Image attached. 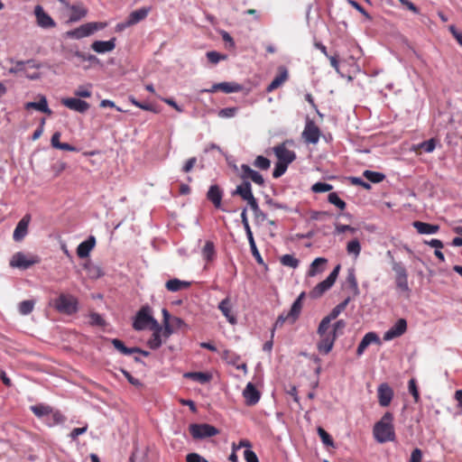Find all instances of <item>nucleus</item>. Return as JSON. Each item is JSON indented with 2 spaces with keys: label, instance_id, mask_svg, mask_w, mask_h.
Segmentation results:
<instances>
[{
  "label": "nucleus",
  "instance_id": "nucleus-19",
  "mask_svg": "<svg viewBox=\"0 0 462 462\" xmlns=\"http://www.w3.org/2000/svg\"><path fill=\"white\" fill-rule=\"evenodd\" d=\"M279 73L274 77L272 82L266 88L267 92H273L279 87H281L289 78L288 69L281 66L278 69Z\"/></svg>",
  "mask_w": 462,
  "mask_h": 462
},
{
  "label": "nucleus",
  "instance_id": "nucleus-57",
  "mask_svg": "<svg viewBox=\"0 0 462 462\" xmlns=\"http://www.w3.org/2000/svg\"><path fill=\"white\" fill-rule=\"evenodd\" d=\"M90 88H91L90 85H88V86H79L75 90L74 94H75V96H77L79 97H91Z\"/></svg>",
  "mask_w": 462,
  "mask_h": 462
},
{
  "label": "nucleus",
  "instance_id": "nucleus-46",
  "mask_svg": "<svg viewBox=\"0 0 462 462\" xmlns=\"http://www.w3.org/2000/svg\"><path fill=\"white\" fill-rule=\"evenodd\" d=\"M254 166L260 170L266 171L270 168L271 162L266 157L258 155L254 161Z\"/></svg>",
  "mask_w": 462,
  "mask_h": 462
},
{
  "label": "nucleus",
  "instance_id": "nucleus-60",
  "mask_svg": "<svg viewBox=\"0 0 462 462\" xmlns=\"http://www.w3.org/2000/svg\"><path fill=\"white\" fill-rule=\"evenodd\" d=\"M349 180H350L351 184H353V185L361 186L365 189H367V190L371 189V184L367 181H365L360 177H350Z\"/></svg>",
  "mask_w": 462,
  "mask_h": 462
},
{
  "label": "nucleus",
  "instance_id": "nucleus-34",
  "mask_svg": "<svg viewBox=\"0 0 462 462\" xmlns=\"http://www.w3.org/2000/svg\"><path fill=\"white\" fill-rule=\"evenodd\" d=\"M184 376L202 384L208 383L212 378L210 374L203 372H189L186 373Z\"/></svg>",
  "mask_w": 462,
  "mask_h": 462
},
{
  "label": "nucleus",
  "instance_id": "nucleus-11",
  "mask_svg": "<svg viewBox=\"0 0 462 462\" xmlns=\"http://www.w3.org/2000/svg\"><path fill=\"white\" fill-rule=\"evenodd\" d=\"M377 397L379 404L382 407L389 406L393 398V391L392 387L386 383L379 384L377 388Z\"/></svg>",
  "mask_w": 462,
  "mask_h": 462
},
{
  "label": "nucleus",
  "instance_id": "nucleus-16",
  "mask_svg": "<svg viewBox=\"0 0 462 462\" xmlns=\"http://www.w3.org/2000/svg\"><path fill=\"white\" fill-rule=\"evenodd\" d=\"M371 344H381L380 337L375 332H368L366 333L363 338L361 339L357 349H356V355L358 356H362L365 349L371 345Z\"/></svg>",
  "mask_w": 462,
  "mask_h": 462
},
{
  "label": "nucleus",
  "instance_id": "nucleus-51",
  "mask_svg": "<svg viewBox=\"0 0 462 462\" xmlns=\"http://www.w3.org/2000/svg\"><path fill=\"white\" fill-rule=\"evenodd\" d=\"M317 431H318V434H319V438L321 439V441L324 445L329 446V447L334 446V442H333L331 436L323 428L319 427Z\"/></svg>",
  "mask_w": 462,
  "mask_h": 462
},
{
  "label": "nucleus",
  "instance_id": "nucleus-10",
  "mask_svg": "<svg viewBox=\"0 0 462 462\" xmlns=\"http://www.w3.org/2000/svg\"><path fill=\"white\" fill-rule=\"evenodd\" d=\"M319 337L320 339L317 344V348L321 354L327 355L331 351L337 335H335V331H329L327 334L319 335Z\"/></svg>",
  "mask_w": 462,
  "mask_h": 462
},
{
  "label": "nucleus",
  "instance_id": "nucleus-20",
  "mask_svg": "<svg viewBox=\"0 0 462 462\" xmlns=\"http://www.w3.org/2000/svg\"><path fill=\"white\" fill-rule=\"evenodd\" d=\"M96 245V238L94 236H89L87 240L80 243L77 247V255L83 259L89 255L90 252Z\"/></svg>",
  "mask_w": 462,
  "mask_h": 462
},
{
  "label": "nucleus",
  "instance_id": "nucleus-55",
  "mask_svg": "<svg viewBox=\"0 0 462 462\" xmlns=\"http://www.w3.org/2000/svg\"><path fill=\"white\" fill-rule=\"evenodd\" d=\"M248 239V242H249V245H250V249H251V252H252V254L253 256L255 258L256 262L258 263H263V258L256 247V244H255V241L254 239V236H251L250 238H247Z\"/></svg>",
  "mask_w": 462,
  "mask_h": 462
},
{
  "label": "nucleus",
  "instance_id": "nucleus-63",
  "mask_svg": "<svg viewBox=\"0 0 462 462\" xmlns=\"http://www.w3.org/2000/svg\"><path fill=\"white\" fill-rule=\"evenodd\" d=\"M244 457L246 462H259V459H258L256 454L250 448H247L245 450Z\"/></svg>",
  "mask_w": 462,
  "mask_h": 462
},
{
  "label": "nucleus",
  "instance_id": "nucleus-25",
  "mask_svg": "<svg viewBox=\"0 0 462 462\" xmlns=\"http://www.w3.org/2000/svg\"><path fill=\"white\" fill-rule=\"evenodd\" d=\"M231 309H232V305H231V302H230L229 297L225 298L218 304V310L226 317L227 321L230 324H236V318L235 315L232 314Z\"/></svg>",
  "mask_w": 462,
  "mask_h": 462
},
{
  "label": "nucleus",
  "instance_id": "nucleus-21",
  "mask_svg": "<svg viewBox=\"0 0 462 462\" xmlns=\"http://www.w3.org/2000/svg\"><path fill=\"white\" fill-rule=\"evenodd\" d=\"M116 48V38L109 41H95L91 44V49L97 53L110 52Z\"/></svg>",
  "mask_w": 462,
  "mask_h": 462
},
{
  "label": "nucleus",
  "instance_id": "nucleus-47",
  "mask_svg": "<svg viewBox=\"0 0 462 462\" xmlns=\"http://www.w3.org/2000/svg\"><path fill=\"white\" fill-rule=\"evenodd\" d=\"M215 254L214 244L210 241H207L203 249L202 255L207 261H211Z\"/></svg>",
  "mask_w": 462,
  "mask_h": 462
},
{
  "label": "nucleus",
  "instance_id": "nucleus-36",
  "mask_svg": "<svg viewBox=\"0 0 462 462\" xmlns=\"http://www.w3.org/2000/svg\"><path fill=\"white\" fill-rule=\"evenodd\" d=\"M30 409L33 412V414L38 418H42L46 415L52 413L51 407L42 403L32 405L31 406Z\"/></svg>",
  "mask_w": 462,
  "mask_h": 462
},
{
  "label": "nucleus",
  "instance_id": "nucleus-3",
  "mask_svg": "<svg viewBox=\"0 0 462 462\" xmlns=\"http://www.w3.org/2000/svg\"><path fill=\"white\" fill-rule=\"evenodd\" d=\"M106 26V23H97V22L87 23L74 30L68 31L66 32V34H67V37H69V38L79 40V39L92 35L95 32H97L98 30H102Z\"/></svg>",
  "mask_w": 462,
  "mask_h": 462
},
{
  "label": "nucleus",
  "instance_id": "nucleus-15",
  "mask_svg": "<svg viewBox=\"0 0 462 462\" xmlns=\"http://www.w3.org/2000/svg\"><path fill=\"white\" fill-rule=\"evenodd\" d=\"M407 329V322L404 319H400L397 322L390 328L383 335L385 341L392 340L395 337L402 336Z\"/></svg>",
  "mask_w": 462,
  "mask_h": 462
},
{
  "label": "nucleus",
  "instance_id": "nucleus-48",
  "mask_svg": "<svg viewBox=\"0 0 462 462\" xmlns=\"http://www.w3.org/2000/svg\"><path fill=\"white\" fill-rule=\"evenodd\" d=\"M392 269L395 273V277L408 276L404 265L400 262H396L393 258L392 259Z\"/></svg>",
  "mask_w": 462,
  "mask_h": 462
},
{
  "label": "nucleus",
  "instance_id": "nucleus-29",
  "mask_svg": "<svg viewBox=\"0 0 462 462\" xmlns=\"http://www.w3.org/2000/svg\"><path fill=\"white\" fill-rule=\"evenodd\" d=\"M190 286L189 282L181 281L177 278L171 279L166 282L165 287L169 291L176 292Z\"/></svg>",
  "mask_w": 462,
  "mask_h": 462
},
{
  "label": "nucleus",
  "instance_id": "nucleus-53",
  "mask_svg": "<svg viewBox=\"0 0 462 462\" xmlns=\"http://www.w3.org/2000/svg\"><path fill=\"white\" fill-rule=\"evenodd\" d=\"M288 166L289 164L287 163L277 162L273 171V177L278 179L282 176L287 171Z\"/></svg>",
  "mask_w": 462,
  "mask_h": 462
},
{
  "label": "nucleus",
  "instance_id": "nucleus-28",
  "mask_svg": "<svg viewBox=\"0 0 462 462\" xmlns=\"http://www.w3.org/2000/svg\"><path fill=\"white\" fill-rule=\"evenodd\" d=\"M232 195H239L245 201L250 199L254 196L251 183L248 180H245L241 185L236 187L232 192Z\"/></svg>",
  "mask_w": 462,
  "mask_h": 462
},
{
  "label": "nucleus",
  "instance_id": "nucleus-41",
  "mask_svg": "<svg viewBox=\"0 0 462 462\" xmlns=\"http://www.w3.org/2000/svg\"><path fill=\"white\" fill-rule=\"evenodd\" d=\"M218 86L221 91L227 94L239 92L242 88L239 84L234 82H221Z\"/></svg>",
  "mask_w": 462,
  "mask_h": 462
},
{
  "label": "nucleus",
  "instance_id": "nucleus-61",
  "mask_svg": "<svg viewBox=\"0 0 462 462\" xmlns=\"http://www.w3.org/2000/svg\"><path fill=\"white\" fill-rule=\"evenodd\" d=\"M90 324L93 326H104L105 320L102 316L98 313L93 312L89 315Z\"/></svg>",
  "mask_w": 462,
  "mask_h": 462
},
{
  "label": "nucleus",
  "instance_id": "nucleus-31",
  "mask_svg": "<svg viewBox=\"0 0 462 462\" xmlns=\"http://www.w3.org/2000/svg\"><path fill=\"white\" fill-rule=\"evenodd\" d=\"M83 268L86 270L90 279H98L104 274L102 269L98 265L89 261L83 264Z\"/></svg>",
  "mask_w": 462,
  "mask_h": 462
},
{
  "label": "nucleus",
  "instance_id": "nucleus-18",
  "mask_svg": "<svg viewBox=\"0 0 462 462\" xmlns=\"http://www.w3.org/2000/svg\"><path fill=\"white\" fill-rule=\"evenodd\" d=\"M241 178L243 180L250 179L252 180L255 184L259 186H263L264 184V179L258 171L253 170L249 165L247 164H242L241 165Z\"/></svg>",
  "mask_w": 462,
  "mask_h": 462
},
{
  "label": "nucleus",
  "instance_id": "nucleus-37",
  "mask_svg": "<svg viewBox=\"0 0 462 462\" xmlns=\"http://www.w3.org/2000/svg\"><path fill=\"white\" fill-rule=\"evenodd\" d=\"M363 176L367 180H369L370 182H373V183H380L385 179V175L383 173L378 172V171H373L370 170H365L363 172Z\"/></svg>",
  "mask_w": 462,
  "mask_h": 462
},
{
  "label": "nucleus",
  "instance_id": "nucleus-56",
  "mask_svg": "<svg viewBox=\"0 0 462 462\" xmlns=\"http://www.w3.org/2000/svg\"><path fill=\"white\" fill-rule=\"evenodd\" d=\"M346 282L349 284L350 288L354 291L355 293H358V284L356 278L355 271L353 269L348 271Z\"/></svg>",
  "mask_w": 462,
  "mask_h": 462
},
{
  "label": "nucleus",
  "instance_id": "nucleus-27",
  "mask_svg": "<svg viewBox=\"0 0 462 462\" xmlns=\"http://www.w3.org/2000/svg\"><path fill=\"white\" fill-rule=\"evenodd\" d=\"M412 226L416 228L418 233L421 235L436 234L439 229V226L438 225H432L420 221H414L412 223Z\"/></svg>",
  "mask_w": 462,
  "mask_h": 462
},
{
  "label": "nucleus",
  "instance_id": "nucleus-17",
  "mask_svg": "<svg viewBox=\"0 0 462 462\" xmlns=\"http://www.w3.org/2000/svg\"><path fill=\"white\" fill-rule=\"evenodd\" d=\"M243 396L248 406L255 405L261 397L260 392L255 388L254 383H248L243 391Z\"/></svg>",
  "mask_w": 462,
  "mask_h": 462
},
{
  "label": "nucleus",
  "instance_id": "nucleus-49",
  "mask_svg": "<svg viewBox=\"0 0 462 462\" xmlns=\"http://www.w3.org/2000/svg\"><path fill=\"white\" fill-rule=\"evenodd\" d=\"M33 308H34V301L29 300L20 302L19 307H18L19 312L22 315L30 314L33 310Z\"/></svg>",
  "mask_w": 462,
  "mask_h": 462
},
{
  "label": "nucleus",
  "instance_id": "nucleus-6",
  "mask_svg": "<svg viewBox=\"0 0 462 462\" xmlns=\"http://www.w3.org/2000/svg\"><path fill=\"white\" fill-rule=\"evenodd\" d=\"M189 430L193 439H203L219 433V430L216 427L207 423L190 424Z\"/></svg>",
  "mask_w": 462,
  "mask_h": 462
},
{
  "label": "nucleus",
  "instance_id": "nucleus-33",
  "mask_svg": "<svg viewBox=\"0 0 462 462\" xmlns=\"http://www.w3.org/2000/svg\"><path fill=\"white\" fill-rule=\"evenodd\" d=\"M298 318H299V316H295V317L291 316L290 311H288L287 313L283 312L281 315H279V317L277 318V319L274 323V327L272 329L271 337H273L275 329L277 328L282 327L285 321H289L290 323L292 324L298 319Z\"/></svg>",
  "mask_w": 462,
  "mask_h": 462
},
{
  "label": "nucleus",
  "instance_id": "nucleus-1",
  "mask_svg": "<svg viewBox=\"0 0 462 462\" xmlns=\"http://www.w3.org/2000/svg\"><path fill=\"white\" fill-rule=\"evenodd\" d=\"M393 420V414L391 412H385L382 419L374 424L373 433L377 442L385 443L395 439Z\"/></svg>",
  "mask_w": 462,
  "mask_h": 462
},
{
  "label": "nucleus",
  "instance_id": "nucleus-40",
  "mask_svg": "<svg viewBox=\"0 0 462 462\" xmlns=\"http://www.w3.org/2000/svg\"><path fill=\"white\" fill-rule=\"evenodd\" d=\"M282 265L296 269L299 266L300 261L292 254H284L280 258Z\"/></svg>",
  "mask_w": 462,
  "mask_h": 462
},
{
  "label": "nucleus",
  "instance_id": "nucleus-13",
  "mask_svg": "<svg viewBox=\"0 0 462 462\" xmlns=\"http://www.w3.org/2000/svg\"><path fill=\"white\" fill-rule=\"evenodd\" d=\"M61 104L70 110L84 114L89 109V104L76 97H67L61 100Z\"/></svg>",
  "mask_w": 462,
  "mask_h": 462
},
{
  "label": "nucleus",
  "instance_id": "nucleus-35",
  "mask_svg": "<svg viewBox=\"0 0 462 462\" xmlns=\"http://www.w3.org/2000/svg\"><path fill=\"white\" fill-rule=\"evenodd\" d=\"M327 263V259L323 257L316 258L310 264V269L308 271V275L313 277L318 273L322 272L321 265Z\"/></svg>",
  "mask_w": 462,
  "mask_h": 462
},
{
  "label": "nucleus",
  "instance_id": "nucleus-26",
  "mask_svg": "<svg viewBox=\"0 0 462 462\" xmlns=\"http://www.w3.org/2000/svg\"><path fill=\"white\" fill-rule=\"evenodd\" d=\"M153 331L151 338L148 340L147 345L151 349H158L162 345V327L158 323L157 327L151 328Z\"/></svg>",
  "mask_w": 462,
  "mask_h": 462
},
{
  "label": "nucleus",
  "instance_id": "nucleus-23",
  "mask_svg": "<svg viewBox=\"0 0 462 462\" xmlns=\"http://www.w3.org/2000/svg\"><path fill=\"white\" fill-rule=\"evenodd\" d=\"M223 191L217 185H211L208 190L207 198L217 208H220Z\"/></svg>",
  "mask_w": 462,
  "mask_h": 462
},
{
  "label": "nucleus",
  "instance_id": "nucleus-7",
  "mask_svg": "<svg viewBox=\"0 0 462 462\" xmlns=\"http://www.w3.org/2000/svg\"><path fill=\"white\" fill-rule=\"evenodd\" d=\"M340 270V265H337L329 275L321 282L318 283L314 289L310 291L312 298L320 297L325 291L329 290L335 283Z\"/></svg>",
  "mask_w": 462,
  "mask_h": 462
},
{
  "label": "nucleus",
  "instance_id": "nucleus-50",
  "mask_svg": "<svg viewBox=\"0 0 462 462\" xmlns=\"http://www.w3.org/2000/svg\"><path fill=\"white\" fill-rule=\"evenodd\" d=\"M333 189V186L327 182H316L312 185L311 190L314 193H322L330 191Z\"/></svg>",
  "mask_w": 462,
  "mask_h": 462
},
{
  "label": "nucleus",
  "instance_id": "nucleus-54",
  "mask_svg": "<svg viewBox=\"0 0 462 462\" xmlns=\"http://www.w3.org/2000/svg\"><path fill=\"white\" fill-rule=\"evenodd\" d=\"M395 283L397 289H399L402 291L409 292L410 288L408 284V276H400L395 277Z\"/></svg>",
  "mask_w": 462,
  "mask_h": 462
},
{
  "label": "nucleus",
  "instance_id": "nucleus-38",
  "mask_svg": "<svg viewBox=\"0 0 462 462\" xmlns=\"http://www.w3.org/2000/svg\"><path fill=\"white\" fill-rule=\"evenodd\" d=\"M305 297V292H301L298 298L294 300L290 310L291 316H300L302 309V300Z\"/></svg>",
  "mask_w": 462,
  "mask_h": 462
},
{
  "label": "nucleus",
  "instance_id": "nucleus-9",
  "mask_svg": "<svg viewBox=\"0 0 462 462\" xmlns=\"http://www.w3.org/2000/svg\"><path fill=\"white\" fill-rule=\"evenodd\" d=\"M34 14L36 23L41 28L49 29L56 26L55 21L44 11L42 5L34 7Z\"/></svg>",
  "mask_w": 462,
  "mask_h": 462
},
{
  "label": "nucleus",
  "instance_id": "nucleus-22",
  "mask_svg": "<svg viewBox=\"0 0 462 462\" xmlns=\"http://www.w3.org/2000/svg\"><path fill=\"white\" fill-rule=\"evenodd\" d=\"M66 7L71 11V14L69 18V22H70V23H76V22L81 20L88 14L87 8L84 7L83 5H81V4H77V5L66 4Z\"/></svg>",
  "mask_w": 462,
  "mask_h": 462
},
{
  "label": "nucleus",
  "instance_id": "nucleus-58",
  "mask_svg": "<svg viewBox=\"0 0 462 462\" xmlns=\"http://www.w3.org/2000/svg\"><path fill=\"white\" fill-rule=\"evenodd\" d=\"M236 107H226L219 110L218 116L222 118H232L236 115Z\"/></svg>",
  "mask_w": 462,
  "mask_h": 462
},
{
  "label": "nucleus",
  "instance_id": "nucleus-52",
  "mask_svg": "<svg viewBox=\"0 0 462 462\" xmlns=\"http://www.w3.org/2000/svg\"><path fill=\"white\" fill-rule=\"evenodd\" d=\"M332 321L328 316L322 319L318 328V334L323 335L328 333L330 329V322Z\"/></svg>",
  "mask_w": 462,
  "mask_h": 462
},
{
  "label": "nucleus",
  "instance_id": "nucleus-12",
  "mask_svg": "<svg viewBox=\"0 0 462 462\" xmlns=\"http://www.w3.org/2000/svg\"><path fill=\"white\" fill-rule=\"evenodd\" d=\"M273 152L278 159V162L287 164L291 163L296 159V154L293 151L289 150L285 143H282L273 147Z\"/></svg>",
  "mask_w": 462,
  "mask_h": 462
},
{
  "label": "nucleus",
  "instance_id": "nucleus-43",
  "mask_svg": "<svg viewBox=\"0 0 462 462\" xmlns=\"http://www.w3.org/2000/svg\"><path fill=\"white\" fill-rule=\"evenodd\" d=\"M349 298L346 299L344 301L340 302L339 304H337L331 311L330 313L328 315V317L329 319H331L332 320L336 319L338 315L346 308L348 302H349Z\"/></svg>",
  "mask_w": 462,
  "mask_h": 462
},
{
  "label": "nucleus",
  "instance_id": "nucleus-14",
  "mask_svg": "<svg viewBox=\"0 0 462 462\" xmlns=\"http://www.w3.org/2000/svg\"><path fill=\"white\" fill-rule=\"evenodd\" d=\"M31 221V216L26 214L23 217V218L17 223L14 234L13 238L15 242L22 241L26 235L28 234V226Z\"/></svg>",
  "mask_w": 462,
  "mask_h": 462
},
{
  "label": "nucleus",
  "instance_id": "nucleus-44",
  "mask_svg": "<svg viewBox=\"0 0 462 462\" xmlns=\"http://www.w3.org/2000/svg\"><path fill=\"white\" fill-rule=\"evenodd\" d=\"M346 251L349 254H353L357 257L361 252V245L357 239H354L347 243Z\"/></svg>",
  "mask_w": 462,
  "mask_h": 462
},
{
  "label": "nucleus",
  "instance_id": "nucleus-30",
  "mask_svg": "<svg viewBox=\"0 0 462 462\" xmlns=\"http://www.w3.org/2000/svg\"><path fill=\"white\" fill-rule=\"evenodd\" d=\"M26 109H36L48 115L51 114V110L48 106V102L45 97H42L38 102H28L25 104Z\"/></svg>",
  "mask_w": 462,
  "mask_h": 462
},
{
  "label": "nucleus",
  "instance_id": "nucleus-42",
  "mask_svg": "<svg viewBox=\"0 0 462 462\" xmlns=\"http://www.w3.org/2000/svg\"><path fill=\"white\" fill-rule=\"evenodd\" d=\"M222 358L229 365H236L237 362L240 360V356L237 354L230 351V350H224L222 352Z\"/></svg>",
  "mask_w": 462,
  "mask_h": 462
},
{
  "label": "nucleus",
  "instance_id": "nucleus-45",
  "mask_svg": "<svg viewBox=\"0 0 462 462\" xmlns=\"http://www.w3.org/2000/svg\"><path fill=\"white\" fill-rule=\"evenodd\" d=\"M328 200L329 203L333 204L341 210H344L346 207V202L341 199L336 192L329 193L328 196Z\"/></svg>",
  "mask_w": 462,
  "mask_h": 462
},
{
  "label": "nucleus",
  "instance_id": "nucleus-64",
  "mask_svg": "<svg viewBox=\"0 0 462 462\" xmlns=\"http://www.w3.org/2000/svg\"><path fill=\"white\" fill-rule=\"evenodd\" d=\"M187 462H208L203 457L199 455L198 453H189L186 457Z\"/></svg>",
  "mask_w": 462,
  "mask_h": 462
},
{
  "label": "nucleus",
  "instance_id": "nucleus-5",
  "mask_svg": "<svg viewBox=\"0 0 462 462\" xmlns=\"http://www.w3.org/2000/svg\"><path fill=\"white\" fill-rule=\"evenodd\" d=\"M54 307L60 313L71 315L78 311V300L72 295L60 294L56 299Z\"/></svg>",
  "mask_w": 462,
  "mask_h": 462
},
{
  "label": "nucleus",
  "instance_id": "nucleus-39",
  "mask_svg": "<svg viewBox=\"0 0 462 462\" xmlns=\"http://www.w3.org/2000/svg\"><path fill=\"white\" fill-rule=\"evenodd\" d=\"M305 297V292H301L298 298L294 300L290 310L291 316H300L302 309V300Z\"/></svg>",
  "mask_w": 462,
  "mask_h": 462
},
{
  "label": "nucleus",
  "instance_id": "nucleus-8",
  "mask_svg": "<svg viewBox=\"0 0 462 462\" xmlns=\"http://www.w3.org/2000/svg\"><path fill=\"white\" fill-rule=\"evenodd\" d=\"M319 128L316 125L314 121L308 118L302 132V138L304 139L305 143L316 144L319 143Z\"/></svg>",
  "mask_w": 462,
  "mask_h": 462
},
{
  "label": "nucleus",
  "instance_id": "nucleus-2",
  "mask_svg": "<svg viewBox=\"0 0 462 462\" xmlns=\"http://www.w3.org/2000/svg\"><path fill=\"white\" fill-rule=\"evenodd\" d=\"M158 326V321L152 317V310L149 306H143L136 313L133 322V328L137 330H144L148 327L153 328Z\"/></svg>",
  "mask_w": 462,
  "mask_h": 462
},
{
  "label": "nucleus",
  "instance_id": "nucleus-24",
  "mask_svg": "<svg viewBox=\"0 0 462 462\" xmlns=\"http://www.w3.org/2000/svg\"><path fill=\"white\" fill-rule=\"evenodd\" d=\"M151 10L152 8L150 6H145L133 11L127 17L128 24L134 25L139 22L144 20L151 12Z\"/></svg>",
  "mask_w": 462,
  "mask_h": 462
},
{
  "label": "nucleus",
  "instance_id": "nucleus-62",
  "mask_svg": "<svg viewBox=\"0 0 462 462\" xmlns=\"http://www.w3.org/2000/svg\"><path fill=\"white\" fill-rule=\"evenodd\" d=\"M207 58L211 63L217 64V62H219L220 60L225 59L226 56L221 55L217 51H212L207 52Z\"/></svg>",
  "mask_w": 462,
  "mask_h": 462
},
{
  "label": "nucleus",
  "instance_id": "nucleus-4",
  "mask_svg": "<svg viewBox=\"0 0 462 462\" xmlns=\"http://www.w3.org/2000/svg\"><path fill=\"white\" fill-rule=\"evenodd\" d=\"M40 262L41 258L37 255H27L23 252H17L12 256L10 260V266L21 270H27L33 264L39 263Z\"/></svg>",
  "mask_w": 462,
  "mask_h": 462
},
{
  "label": "nucleus",
  "instance_id": "nucleus-32",
  "mask_svg": "<svg viewBox=\"0 0 462 462\" xmlns=\"http://www.w3.org/2000/svg\"><path fill=\"white\" fill-rule=\"evenodd\" d=\"M111 343L117 351H119L121 354H123L125 356H130L132 354L136 353L137 351H140L139 347L125 346L124 342L117 338L112 339Z\"/></svg>",
  "mask_w": 462,
  "mask_h": 462
},
{
  "label": "nucleus",
  "instance_id": "nucleus-59",
  "mask_svg": "<svg viewBox=\"0 0 462 462\" xmlns=\"http://www.w3.org/2000/svg\"><path fill=\"white\" fill-rule=\"evenodd\" d=\"M129 101L135 106L143 109V110H145V111H152V112H155L153 106L150 104H146V103H142V102H139L135 97H129Z\"/></svg>",
  "mask_w": 462,
  "mask_h": 462
}]
</instances>
